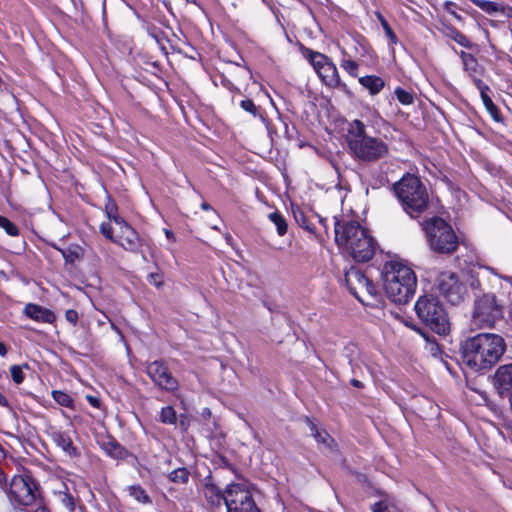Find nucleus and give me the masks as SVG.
<instances>
[{"label": "nucleus", "instance_id": "obj_1", "mask_svg": "<svg viewBox=\"0 0 512 512\" xmlns=\"http://www.w3.org/2000/svg\"><path fill=\"white\" fill-rule=\"evenodd\" d=\"M505 348V341L500 335L479 333L463 342L462 361L473 371H484L499 361Z\"/></svg>", "mask_w": 512, "mask_h": 512}, {"label": "nucleus", "instance_id": "obj_2", "mask_svg": "<svg viewBox=\"0 0 512 512\" xmlns=\"http://www.w3.org/2000/svg\"><path fill=\"white\" fill-rule=\"evenodd\" d=\"M335 240L355 261L366 262L374 255V239L358 222H338L335 227Z\"/></svg>", "mask_w": 512, "mask_h": 512}, {"label": "nucleus", "instance_id": "obj_3", "mask_svg": "<svg viewBox=\"0 0 512 512\" xmlns=\"http://www.w3.org/2000/svg\"><path fill=\"white\" fill-rule=\"evenodd\" d=\"M383 289L387 297L396 304H405L413 297L417 278L404 262L390 261L383 269Z\"/></svg>", "mask_w": 512, "mask_h": 512}, {"label": "nucleus", "instance_id": "obj_4", "mask_svg": "<svg viewBox=\"0 0 512 512\" xmlns=\"http://www.w3.org/2000/svg\"><path fill=\"white\" fill-rule=\"evenodd\" d=\"M394 190L403 210L411 217H417L427 209L429 196L418 177L410 174L403 176L395 184Z\"/></svg>", "mask_w": 512, "mask_h": 512}, {"label": "nucleus", "instance_id": "obj_5", "mask_svg": "<svg viewBox=\"0 0 512 512\" xmlns=\"http://www.w3.org/2000/svg\"><path fill=\"white\" fill-rule=\"evenodd\" d=\"M478 286V279L469 272L456 274L451 271H444L438 275L435 282L439 294L453 305L465 300L468 296L469 287L475 289Z\"/></svg>", "mask_w": 512, "mask_h": 512}, {"label": "nucleus", "instance_id": "obj_6", "mask_svg": "<svg viewBox=\"0 0 512 512\" xmlns=\"http://www.w3.org/2000/svg\"><path fill=\"white\" fill-rule=\"evenodd\" d=\"M427 242L437 253L449 254L456 250L458 238L449 223L441 218H432L424 223Z\"/></svg>", "mask_w": 512, "mask_h": 512}, {"label": "nucleus", "instance_id": "obj_7", "mask_svg": "<svg viewBox=\"0 0 512 512\" xmlns=\"http://www.w3.org/2000/svg\"><path fill=\"white\" fill-rule=\"evenodd\" d=\"M419 319L434 332L445 335L450 330L447 313L439 300L433 296H422L415 304Z\"/></svg>", "mask_w": 512, "mask_h": 512}, {"label": "nucleus", "instance_id": "obj_8", "mask_svg": "<svg viewBox=\"0 0 512 512\" xmlns=\"http://www.w3.org/2000/svg\"><path fill=\"white\" fill-rule=\"evenodd\" d=\"M504 305L492 293L474 300L471 323L477 328H490L503 318Z\"/></svg>", "mask_w": 512, "mask_h": 512}, {"label": "nucleus", "instance_id": "obj_9", "mask_svg": "<svg viewBox=\"0 0 512 512\" xmlns=\"http://www.w3.org/2000/svg\"><path fill=\"white\" fill-rule=\"evenodd\" d=\"M254 493L255 489L247 482L228 484L223 491L227 512H260Z\"/></svg>", "mask_w": 512, "mask_h": 512}, {"label": "nucleus", "instance_id": "obj_10", "mask_svg": "<svg viewBox=\"0 0 512 512\" xmlns=\"http://www.w3.org/2000/svg\"><path fill=\"white\" fill-rule=\"evenodd\" d=\"M359 132L349 138V146L353 153L365 161H374L385 157L388 154L387 144L379 138L363 134V125L355 122Z\"/></svg>", "mask_w": 512, "mask_h": 512}, {"label": "nucleus", "instance_id": "obj_11", "mask_svg": "<svg viewBox=\"0 0 512 512\" xmlns=\"http://www.w3.org/2000/svg\"><path fill=\"white\" fill-rule=\"evenodd\" d=\"M100 231L105 238L129 252H137L143 245L137 231L124 219H116L114 224L102 223Z\"/></svg>", "mask_w": 512, "mask_h": 512}, {"label": "nucleus", "instance_id": "obj_12", "mask_svg": "<svg viewBox=\"0 0 512 512\" xmlns=\"http://www.w3.org/2000/svg\"><path fill=\"white\" fill-rule=\"evenodd\" d=\"M8 497L17 508L29 507L32 504V479L28 474L15 475L9 486Z\"/></svg>", "mask_w": 512, "mask_h": 512}, {"label": "nucleus", "instance_id": "obj_13", "mask_svg": "<svg viewBox=\"0 0 512 512\" xmlns=\"http://www.w3.org/2000/svg\"><path fill=\"white\" fill-rule=\"evenodd\" d=\"M345 280L351 293L361 302L365 295L373 296L376 288L373 283L357 268H350L345 274Z\"/></svg>", "mask_w": 512, "mask_h": 512}, {"label": "nucleus", "instance_id": "obj_14", "mask_svg": "<svg viewBox=\"0 0 512 512\" xmlns=\"http://www.w3.org/2000/svg\"><path fill=\"white\" fill-rule=\"evenodd\" d=\"M146 372L152 381L162 389L173 391L178 386L177 380L162 361H154L148 364Z\"/></svg>", "mask_w": 512, "mask_h": 512}, {"label": "nucleus", "instance_id": "obj_15", "mask_svg": "<svg viewBox=\"0 0 512 512\" xmlns=\"http://www.w3.org/2000/svg\"><path fill=\"white\" fill-rule=\"evenodd\" d=\"M316 74L325 86L333 89L347 91L348 87L344 82L341 81L338 69L333 62H330L324 66V68L319 70Z\"/></svg>", "mask_w": 512, "mask_h": 512}, {"label": "nucleus", "instance_id": "obj_16", "mask_svg": "<svg viewBox=\"0 0 512 512\" xmlns=\"http://www.w3.org/2000/svg\"><path fill=\"white\" fill-rule=\"evenodd\" d=\"M495 386L503 395L512 390V364L500 366L494 375Z\"/></svg>", "mask_w": 512, "mask_h": 512}, {"label": "nucleus", "instance_id": "obj_17", "mask_svg": "<svg viewBox=\"0 0 512 512\" xmlns=\"http://www.w3.org/2000/svg\"><path fill=\"white\" fill-rule=\"evenodd\" d=\"M475 85L478 88L480 92V96L482 99V102L489 113V115L493 118L495 121H500V113L496 105L493 103L491 97L489 96L488 92L490 91L488 85H486L482 80H475Z\"/></svg>", "mask_w": 512, "mask_h": 512}, {"label": "nucleus", "instance_id": "obj_18", "mask_svg": "<svg viewBox=\"0 0 512 512\" xmlns=\"http://www.w3.org/2000/svg\"><path fill=\"white\" fill-rule=\"evenodd\" d=\"M358 81L371 95L379 94L385 86V81L376 75H366L360 77Z\"/></svg>", "mask_w": 512, "mask_h": 512}, {"label": "nucleus", "instance_id": "obj_19", "mask_svg": "<svg viewBox=\"0 0 512 512\" xmlns=\"http://www.w3.org/2000/svg\"><path fill=\"white\" fill-rule=\"evenodd\" d=\"M303 55L310 62L316 73L332 62L328 56L310 49H305Z\"/></svg>", "mask_w": 512, "mask_h": 512}, {"label": "nucleus", "instance_id": "obj_20", "mask_svg": "<svg viewBox=\"0 0 512 512\" xmlns=\"http://www.w3.org/2000/svg\"><path fill=\"white\" fill-rule=\"evenodd\" d=\"M53 440L67 455H76V448L73 446L72 440L68 435L61 432H54Z\"/></svg>", "mask_w": 512, "mask_h": 512}, {"label": "nucleus", "instance_id": "obj_21", "mask_svg": "<svg viewBox=\"0 0 512 512\" xmlns=\"http://www.w3.org/2000/svg\"><path fill=\"white\" fill-rule=\"evenodd\" d=\"M60 251H61V254L64 257V259L66 260V262L71 263V264L79 261L83 257V254H84L83 248L76 244L70 245Z\"/></svg>", "mask_w": 512, "mask_h": 512}, {"label": "nucleus", "instance_id": "obj_22", "mask_svg": "<svg viewBox=\"0 0 512 512\" xmlns=\"http://www.w3.org/2000/svg\"><path fill=\"white\" fill-rule=\"evenodd\" d=\"M203 494L213 505H219L223 499V492L221 493L214 484H206L203 488Z\"/></svg>", "mask_w": 512, "mask_h": 512}, {"label": "nucleus", "instance_id": "obj_23", "mask_svg": "<svg viewBox=\"0 0 512 512\" xmlns=\"http://www.w3.org/2000/svg\"><path fill=\"white\" fill-rule=\"evenodd\" d=\"M373 512H399L396 502L393 498L386 496L383 500L375 503L372 507Z\"/></svg>", "mask_w": 512, "mask_h": 512}, {"label": "nucleus", "instance_id": "obj_24", "mask_svg": "<svg viewBox=\"0 0 512 512\" xmlns=\"http://www.w3.org/2000/svg\"><path fill=\"white\" fill-rule=\"evenodd\" d=\"M128 493L139 503L148 504L151 502L150 497L148 496L146 491L139 485L129 486Z\"/></svg>", "mask_w": 512, "mask_h": 512}, {"label": "nucleus", "instance_id": "obj_25", "mask_svg": "<svg viewBox=\"0 0 512 512\" xmlns=\"http://www.w3.org/2000/svg\"><path fill=\"white\" fill-rule=\"evenodd\" d=\"M105 213L109 220L106 224H114L116 223V219H123L118 215V208L109 196H107V202L105 204Z\"/></svg>", "mask_w": 512, "mask_h": 512}, {"label": "nucleus", "instance_id": "obj_26", "mask_svg": "<svg viewBox=\"0 0 512 512\" xmlns=\"http://www.w3.org/2000/svg\"><path fill=\"white\" fill-rule=\"evenodd\" d=\"M52 396L58 404H60L64 407H68V408L73 407L74 401L68 393L59 391V390H55L52 392Z\"/></svg>", "mask_w": 512, "mask_h": 512}, {"label": "nucleus", "instance_id": "obj_27", "mask_svg": "<svg viewBox=\"0 0 512 512\" xmlns=\"http://www.w3.org/2000/svg\"><path fill=\"white\" fill-rule=\"evenodd\" d=\"M54 318L55 316L51 311L34 305V320L51 323Z\"/></svg>", "mask_w": 512, "mask_h": 512}, {"label": "nucleus", "instance_id": "obj_28", "mask_svg": "<svg viewBox=\"0 0 512 512\" xmlns=\"http://www.w3.org/2000/svg\"><path fill=\"white\" fill-rule=\"evenodd\" d=\"M394 94H395L397 100L399 101V103H401L402 105L407 106V105L413 104V102H414L413 95L409 91L404 90L401 87L395 88Z\"/></svg>", "mask_w": 512, "mask_h": 512}, {"label": "nucleus", "instance_id": "obj_29", "mask_svg": "<svg viewBox=\"0 0 512 512\" xmlns=\"http://www.w3.org/2000/svg\"><path fill=\"white\" fill-rule=\"evenodd\" d=\"M311 430L313 431V436L318 443L323 444L326 447H331L333 439L327 432L317 430L313 424H311Z\"/></svg>", "mask_w": 512, "mask_h": 512}, {"label": "nucleus", "instance_id": "obj_30", "mask_svg": "<svg viewBox=\"0 0 512 512\" xmlns=\"http://www.w3.org/2000/svg\"><path fill=\"white\" fill-rule=\"evenodd\" d=\"M0 228H2L9 236H17L19 234L18 227L3 215H0Z\"/></svg>", "mask_w": 512, "mask_h": 512}, {"label": "nucleus", "instance_id": "obj_31", "mask_svg": "<svg viewBox=\"0 0 512 512\" xmlns=\"http://www.w3.org/2000/svg\"><path fill=\"white\" fill-rule=\"evenodd\" d=\"M177 420L176 412L171 406L162 408L160 412V421L164 424H175Z\"/></svg>", "mask_w": 512, "mask_h": 512}, {"label": "nucleus", "instance_id": "obj_32", "mask_svg": "<svg viewBox=\"0 0 512 512\" xmlns=\"http://www.w3.org/2000/svg\"><path fill=\"white\" fill-rule=\"evenodd\" d=\"M340 66L352 77L358 76L359 65L356 61L350 58H343Z\"/></svg>", "mask_w": 512, "mask_h": 512}, {"label": "nucleus", "instance_id": "obj_33", "mask_svg": "<svg viewBox=\"0 0 512 512\" xmlns=\"http://www.w3.org/2000/svg\"><path fill=\"white\" fill-rule=\"evenodd\" d=\"M269 219L277 227V231H278L279 235L282 236V235H284L286 233V231H287V224H286L284 218L280 214H278L276 212L270 213L269 214Z\"/></svg>", "mask_w": 512, "mask_h": 512}, {"label": "nucleus", "instance_id": "obj_34", "mask_svg": "<svg viewBox=\"0 0 512 512\" xmlns=\"http://www.w3.org/2000/svg\"><path fill=\"white\" fill-rule=\"evenodd\" d=\"M169 479L173 482L185 483L188 480V472L184 468L176 469L169 474Z\"/></svg>", "mask_w": 512, "mask_h": 512}, {"label": "nucleus", "instance_id": "obj_35", "mask_svg": "<svg viewBox=\"0 0 512 512\" xmlns=\"http://www.w3.org/2000/svg\"><path fill=\"white\" fill-rule=\"evenodd\" d=\"M10 372H11V377L13 379V381L16 383V384H20L23 382L24 380V374H23V371H22V367L21 366H18V365H13L11 368H10Z\"/></svg>", "mask_w": 512, "mask_h": 512}, {"label": "nucleus", "instance_id": "obj_36", "mask_svg": "<svg viewBox=\"0 0 512 512\" xmlns=\"http://www.w3.org/2000/svg\"><path fill=\"white\" fill-rule=\"evenodd\" d=\"M108 453L114 458H123L126 454L124 448L116 443H110V449Z\"/></svg>", "mask_w": 512, "mask_h": 512}, {"label": "nucleus", "instance_id": "obj_37", "mask_svg": "<svg viewBox=\"0 0 512 512\" xmlns=\"http://www.w3.org/2000/svg\"><path fill=\"white\" fill-rule=\"evenodd\" d=\"M62 504L70 511L72 512L75 508V502H74V498L72 495L68 494V493H64L62 495Z\"/></svg>", "mask_w": 512, "mask_h": 512}, {"label": "nucleus", "instance_id": "obj_38", "mask_svg": "<svg viewBox=\"0 0 512 512\" xmlns=\"http://www.w3.org/2000/svg\"><path fill=\"white\" fill-rule=\"evenodd\" d=\"M240 106L242 109H244L245 111H247L253 115H256V113H257V108H256L255 104L253 103V101L250 99L242 100L240 103Z\"/></svg>", "mask_w": 512, "mask_h": 512}, {"label": "nucleus", "instance_id": "obj_39", "mask_svg": "<svg viewBox=\"0 0 512 512\" xmlns=\"http://www.w3.org/2000/svg\"><path fill=\"white\" fill-rule=\"evenodd\" d=\"M381 22L386 36L390 39L392 44H395L397 41L396 35L394 34V32L392 31V29L385 20H382Z\"/></svg>", "mask_w": 512, "mask_h": 512}, {"label": "nucleus", "instance_id": "obj_40", "mask_svg": "<svg viewBox=\"0 0 512 512\" xmlns=\"http://www.w3.org/2000/svg\"><path fill=\"white\" fill-rule=\"evenodd\" d=\"M453 39L463 47L469 46V40L460 32H453Z\"/></svg>", "mask_w": 512, "mask_h": 512}, {"label": "nucleus", "instance_id": "obj_41", "mask_svg": "<svg viewBox=\"0 0 512 512\" xmlns=\"http://www.w3.org/2000/svg\"><path fill=\"white\" fill-rule=\"evenodd\" d=\"M66 319L71 322L72 324H75L78 320V314L74 310H68L66 312Z\"/></svg>", "mask_w": 512, "mask_h": 512}, {"label": "nucleus", "instance_id": "obj_42", "mask_svg": "<svg viewBox=\"0 0 512 512\" xmlns=\"http://www.w3.org/2000/svg\"><path fill=\"white\" fill-rule=\"evenodd\" d=\"M86 399L87 401L89 402V404L95 408H99L100 407V399L96 396H92V395H87L86 396Z\"/></svg>", "mask_w": 512, "mask_h": 512}, {"label": "nucleus", "instance_id": "obj_43", "mask_svg": "<svg viewBox=\"0 0 512 512\" xmlns=\"http://www.w3.org/2000/svg\"><path fill=\"white\" fill-rule=\"evenodd\" d=\"M454 3L450 2V1H446L444 3V8L446 9L447 12H449L450 14H452L453 16H455L457 19H460V16L456 14V12L453 10V7H454Z\"/></svg>", "mask_w": 512, "mask_h": 512}, {"label": "nucleus", "instance_id": "obj_44", "mask_svg": "<svg viewBox=\"0 0 512 512\" xmlns=\"http://www.w3.org/2000/svg\"><path fill=\"white\" fill-rule=\"evenodd\" d=\"M24 313L27 315L28 318L32 319V303L26 304L24 308Z\"/></svg>", "mask_w": 512, "mask_h": 512}, {"label": "nucleus", "instance_id": "obj_45", "mask_svg": "<svg viewBox=\"0 0 512 512\" xmlns=\"http://www.w3.org/2000/svg\"><path fill=\"white\" fill-rule=\"evenodd\" d=\"M7 354V348L4 343L0 342V356L5 357Z\"/></svg>", "mask_w": 512, "mask_h": 512}, {"label": "nucleus", "instance_id": "obj_46", "mask_svg": "<svg viewBox=\"0 0 512 512\" xmlns=\"http://www.w3.org/2000/svg\"><path fill=\"white\" fill-rule=\"evenodd\" d=\"M165 235H166L167 239H169L171 241H175V236H174L173 232H171L170 230L165 229Z\"/></svg>", "mask_w": 512, "mask_h": 512}, {"label": "nucleus", "instance_id": "obj_47", "mask_svg": "<svg viewBox=\"0 0 512 512\" xmlns=\"http://www.w3.org/2000/svg\"><path fill=\"white\" fill-rule=\"evenodd\" d=\"M7 399L5 396L0 392V406H7Z\"/></svg>", "mask_w": 512, "mask_h": 512}, {"label": "nucleus", "instance_id": "obj_48", "mask_svg": "<svg viewBox=\"0 0 512 512\" xmlns=\"http://www.w3.org/2000/svg\"><path fill=\"white\" fill-rule=\"evenodd\" d=\"M352 384H353L355 387H360V386H361L360 382H359L358 380H355V379H354V380H352Z\"/></svg>", "mask_w": 512, "mask_h": 512}, {"label": "nucleus", "instance_id": "obj_49", "mask_svg": "<svg viewBox=\"0 0 512 512\" xmlns=\"http://www.w3.org/2000/svg\"><path fill=\"white\" fill-rule=\"evenodd\" d=\"M202 208H203L204 210H209V209H210V206H209L207 203H203V204H202Z\"/></svg>", "mask_w": 512, "mask_h": 512}, {"label": "nucleus", "instance_id": "obj_50", "mask_svg": "<svg viewBox=\"0 0 512 512\" xmlns=\"http://www.w3.org/2000/svg\"><path fill=\"white\" fill-rule=\"evenodd\" d=\"M36 489V487L34 486V490ZM33 499H34V506L37 505V502H36V494L34 493V496H33Z\"/></svg>", "mask_w": 512, "mask_h": 512}, {"label": "nucleus", "instance_id": "obj_51", "mask_svg": "<svg viewBox=\"0 0 512 512\" xmlns=\"http://www.w3.org/2000/svg\"><path fill=\"white\" fill-rule=\"evenodd\" d=\"M23 367H25L26 369L29 368V365L28 364H24Z\"/></svg>", "mask_w": 512, "mask_h": 512}, {"label": "nucleus", "instance_id": "obj_52", "mask_svg": "<svg viewBox=\"0 0 512 512\" xmlns=\"http://www.w3.org/2000/svg\"><path fill=\"white\" fill-rule=\"evenodd\" d=\"M40 512H46L45 508H41Z\"/></svg>", "mask_w": 512, "mask_h": 512}, {"label": "nucleus", "instance_id": "obj_53", "mask_svg": "<svg viewBox=\"0 0 512 512\" xmlns=\"http://www.w3.org/2000/svg\"><path fill=\"white\" fill-rule=\"evenodd\" d=\"M193 0H186V2H192Z\"/></svg>", "mask_w": 512, "mask_h": 512}]
</instances>
